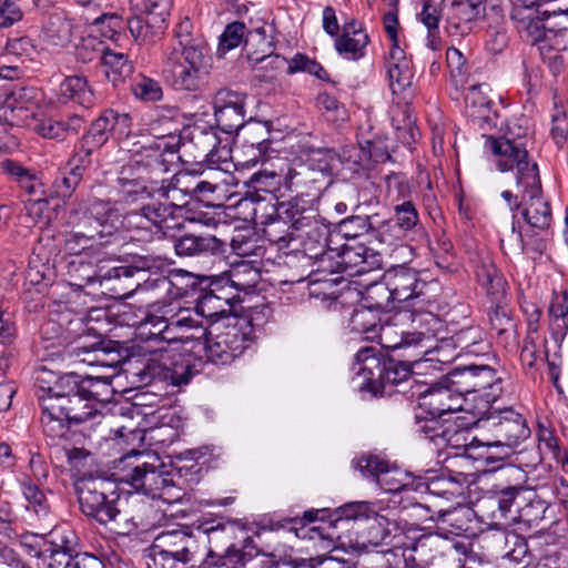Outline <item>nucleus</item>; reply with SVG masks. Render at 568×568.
I'll return each instance as SVG.
<instances>
[{
  "mask_svg": "<svg viewBox=\"0 0 568 568\" xmlns=\"http://www.w3.org/2000/svg\"><path fill=\"white\" fill-rule=\"evenodd\" d=\"M409 332L405 325V322L397 320V314L384 324L378 326L376 336L378 337L379 344L383 348L390 352H399L402 357H418L425 356L426 351L420 349L416 352L415 347L410 343L408 337Z\"/></svg>",
  "mask_w": 568,
  "mask_h": 568,
  "instance_id": "c756f323",
  "label": "nucleus"
},
{
  "mask_svg": "<svg viewBox=\"0 0 568 568\" xmlns=\"http://www.w3.org/2000/svg\"><path fill=\"white\" fill-rule=\"evenodd\" d=\"M368 41L367 33H357L356 36L341 34L335 40V49L345 59L358 60L364 57Z\"/></svg>",
  "mask_w": 568,
  "mask_h": 568,
  "instance_id": "0e129e2a",
  "label": "nucleus"
},
{
  "mask_svg": "<svg viewBox=\"0 0 568 568\" xmlns=\"http://www.w3.org/2000/svg\"><path fill=\"white\" fill-rule=\"evenodd\" d=\"M129 3L136 14L126 20V27L135 41L145 43L161 38L172 0H129Z\"/></svg>",
  "mask_w": 568,
  "mask_h": 568,
  "instance_id": "dca6fc26",
  "label": "nucleus"
},
{
  "mask_svg": "<svg viewBox=\"0 0 568 568\" xmlns=\"http://www.w3.org/2000/svg\"><path fill=\"white\" fill-rule=\"evenodd\" d=\"M246 184L255 193V196L252 195L250 199L251 203L255 206L258 200L266 201L265 197L260 195L261 192L270 194L272 199H275V193L280 191L282 185V175L274 170L263 169L253 173Z\"/></svg>",
  "mask_w": 568,
  "mask_h": 568,
  "instance_id": "603ef678",
  "label": "nucleus"
},
{
  "mask_svg": "<svg viewBox=\"0 0 568 568\" xmlns=\"http://www.w3.org/2000/svg\"><path fill=\"white\" fill-rule=\"evenodd\" d=\"M476 277L480 286L493 302H503L506 296L507 282L495 264L483 261L476 268Z\"/></svg>",
  "mask_w": 568,
  "mask_h": 568,
  "instance_id": "09e8293b",
  "label": "nucleus"
},
{
  "mask_svg": "<svg viewBox=\"0 0 568 568\" xmlns=\"http://www.w3.org/2000/svg\"><path fill=\"white\" fill-rule=\"evenodd\" d=\"M366 306L374 311L388 312L396 307L397 301L389 286L387 273L384 276V282H375L366 287L364 296Z\"/></svg>",
  "mask_w": 568,
  "mask_h": 568,
  "instance_id": "5fc2aeb1",
  "label": "nucleus"
},
{
  "mask_svg": "<svg viewBox=\"0 0 568 568\" xmlns=\"http://www.w3.org/2000/svg\"><path fill=\"white\" fill-rule=\"evenodd\" d=\"M246 97L231 90H220L213 100L214 116L217 126L225 133L237 132L243 128L246 116Z\"/></svg>",
  "mask_w": 568,
  "mask_h": 568,
  "instance_id": "a878e982",
  "label": "nucleus"
},
{
  "mask_svg": "<svg viewBox=\"0 0 568 568\" xmlns=\"http://www.w3.org/2000/svg\"><path fill=\"white\" fill-rule=\"evenodd\" d=\"M121 222L122 217L120 219L114 204L101 199L92 200L88 212L80 214L73 211L69 216L72 231L92 235L98 245L108 243V239L119 230L126 231Z\"/></svg>",
  "mask_w": 568,
  "mask_h": 568,
  "instance_id": "4468645a",
  "label": "nucleus"
},
{
  "mask_svg": "<svg viewBox=\"0 0 568 568\" xmlns=\"http://www.w3.org/2000/svg\"><path fill=\"white\" fill-rule=\"evenodd\" d=\"M378 322L374 310L365 306L353 312L349 325L353 332L363 334L366 339H373L378 331Z\"/></svg>",
  "mask_w": 568,
  "mask_h": 568,
  "instance_id": "e2e57ef3",
  "label": "nucleus"
},
{
  "mask_svg": "<svg viewBox=\"0 0 568 568\" xmlns=\"http://www.w3.org/2000/svg\"><path fill=\"white\" fill-rule=\"evenodd\" d=\"M473 510L465 506H458L453 509H439L437 517L430 516L436 521L438 534L444 535L449 540L454 537L471 534Z\"/></svg>",
  "mask_w": 568,
  "mask_h": 568,
  "instance_id": "e433bc0d",
  "label": "nucleus"
},
{
  "mask_svg": "<svg viewBox=\"0 0 568 568\" xmlns=\"http://www.w3.org/2000/svg\"><path fill=\"white\" fill-rule=\"evenodd\" d=\"M274 27L261 22L252 27L244 39V50L252 67L263 62V58L274 52Z\"/></svg>",
  "mask_w": 568,
  "mask_h": 568,
  "instance_id": "473e14b6",
  "label": "nucleus"
},
{
  "mask_svg": "<svg viewBox=\"0 0 568 568\" xmlns=\"http://www.w3.org/2000/svg\"><path fill=\"white\" fill-rule=\"evenodd\" d=\"M253 326L247 318L227 317V322L210 332L205 353L216 365H229L242 356L253 343Z\"/></svg>",
  "mask_w": 568,
  "mask_h": 568,
  "instance_id": "9d476101",
  "label": "nucleus"
},
{
  "mask_svg": "<svg viewBox=\"0 0 568 568\" xmlns=\"http://www.w3.org/2000/svg\"><path fill=\"white\" fill-rule=\"evenodd\" d=\"M544 21L556 47H564L562 36L559 33L568 29V3L560 4L557 10H542Z\"/></svg>",
  "mask_w": 568,
  "mask_h": 568,
  "instance_id": "680f3d73",
  "label": "nucleus"
},
{
  "mask_svg": "<svg viewBox=\"0 0 568 568\" xmlns=\"http://www.w3.org/2000/svg\"><path fill=\"white\" fill-rule=\"evenodd\" d=\"M113 110H105L97 120H94L82 140L97 148H101L112 134Z\"/></svg>",
  "mask_w": 568,
  "mask_h": 568,
  "instance_id": "052dcab7",
  "label": "nucleus"
},
{
  "mask_svg": "<svg viewBox=\"0 0 568 568\" xmlns=\"http://www.w3.org/2000/svg\"><path fill=\"white\" fill-rule=\"evenodd\" d=\"M448 381L463 397L480 399L481 409L496 402L503 393V378L488 365L456 367L449 372Z\"/></svg>",
  "mask_w": 568,
  "mask_h": 568,
  "instance_id": "f8f14e48",
  "label": "nucleus"
},
{
  "mask_svg": "<svg viewBox=\"0 0 568 568\" xmlns=\"http://www.w3.org/2000/svg\"><path fill=\"white\" fill-rule=\"evenodd\" d=\"M427 274L415 268L398 266L387 272L389 286L397 303H407L410 306L424 308L432 302L436 283L427 278Z\"/></svg>",
  "mask_w": 568,
  "mask_h": 568,
  "instance_id": "a211bd4d",
  "label": "nucleus"
},
{
  "mask_svg": "<svg viewBox=\"0 0 568 568\" xmlns=\"http://www.w3.org/2000/svg\"><path fill=\"white\" fill-rule=\"evenodd\" d=\"M271 207V201L258 200L252 209V220L264 226L263 232L271 243L280 248L290 247L298 240L300 233L291 227L290 222L273 214Z\"/></svg>",
  "mask_w": 568,
  "mask_h": 568,
  "instance_id": "393cba45",
  "label": "nucleus"
},
{
  "mask_svg": "<svg viewBox=\"0 0 568 568\" xmlns=\"http://www.w3.org/2000/svg\"><path fill=\"white\" fill-rule=\"evenodd\" d=\"M549 326L554 339L561 343L568 333V293L557 296L549 305Z\"/></svg>",
  "mask_w": 568,
  "mask_h": 568,
  "instance_id": "6e6d98bb",
  "label": "nucleus"
},
{
  "mask_svg": "<svg viewBox=\"0 0 568 568\" xmlns=\"http://www.w3.org/2000/svg\"><path fill=\"white\" fill-rule=\"evenodd\" d=\"M517 214L511 219V232L517 234V239L521 244V251L530 256L532 260L540 257L548 248L552 232L551 229L537 230L528 227L521 232L516 226Z\"/></svg>",
  "mask_w": 568,
  "mask_h": 568,
  "instance_id": "49530a36",
  "label": "nucleus"
},
{
  "mask_svg": "<svg viewBox=\"0 0 568 568\" xmlns=\"http://www.w3.org/2000/svg\"><path fill=\"white\" fill-rule=\"evenodd\" d=\"M191 179L189 174H174L170 180L160 176L159 184L153 187L154 197L139 210H131L122 216L121 224L130 239L151 242L180 229L193 199Z\"/></svg>",
  "mask_w": 568,
  "mask_h": 568,
  "instance_id": "f257e3e1",
  "label": "nucleus"
},
{
  "mask_svg": "<svg viewBox=\"0 0 568 568\" xmlns=\"http://www.w3.org/2000/svg\"><path fill=\"white\" fill-rule=\"evenodd\" d=\"M112 375H88L81 377L78 375L79 388L85 394L87 398L91 403L95 404L99 409L104 408L105 404L109 403L114 394L112 388Z\"/></svg>",
  "mask_w": 568,
  "mask_h": 568,
  "instance_id": "a18cd8bd",
  "label": "nucleus"
},
{
  "mask_svg": "<svg viewBox=\"0 0 568 568\" xmlns=\"http://www.w3.org/2000/svg\"><path fill=\"white\" fill-rule=\"evenodd\" d=\"M352 151H355V149L343 150L342 154L328 148L312 150L307 163L312 170L329 175L338 171L343 161H352Z\"/></svg>",
  "mask_w": 568,
  "mask_h": 568,
  "instance_id": "8fccbe9b",
  "label": "nucleus"
},
{
  "mask_svg": "<svg viewBox=\"0 0 568 568\" xmlns=\"http://www.w3.org/2000/svg\"><path fill=\"white\" fill-rule=\"evenodd\" d=\"M101 61L106 78L114 85L133 72V64L124 53L105 49L102 52Z\"/></svg>",
  "mask_w": 568,
  "mask_h": 568,
  "instance_id": "864d4df0",
  "label": "nucleus"
},
{
  "mask_svg": "<svg viewBox=\"0 0 568 568\" xmlns=\"http://www.w3.org/2000/svg\"><path fill=\"white\" fill-rule=\"evenodd\" d=\"M162 110H159L160 113ZM166 114H158L166 119L168 129L165 135H171L176 129L179 109L170 106L165 109ZM133 154L126 166H123L115 181V189L119 194V203L134 204L139 200L154 197L153 187L159 184L160 176L170 172L171 161L166 155H175L176 150L170 145L164 138L158 141L149 140L139 149L132 150Z\"/></svg>",
  "mask_w": 568,
  "mask_h": 568,
  "instance_id": "7ed1b4c3",
  "label": "nucleus"
},
{
  "mask_svg": "<svg viewBox=\"0 0 568 568\" xmlns=\"http://www.w3.org/2000/svg\"><path fill=\"white\" fill-rule=\"evenodd\" d=\"M416 417V432L422 434L425 438L434 442L437 446L449 445L453 447L459 446L460 438L465 439L466 433L457 429L455 424H444L439 422V417Z\"/></svg>",
  "mask_w": 568,
  "mask_h": 568,
  "instance_id": "4c0bfd02",
  "label": "nucleus"
},
{
  "mask_svg": "<svg viewBox=\"0 0 568 568\" xmlns=\"http://www.w3.org/2000/svg\"><path fill=\"white\" fill-rule=\"evenodd\" d=\"M397 320L405 322L409 332L410 343L416 352L425 349L428 354L429 342L435 337L440 326V320L432 312L422 311H404L397 314Z\"/></svg>",
  "mask_w": 568,
  "mask_h": 568,
  "instance_id": "c85d7f7f",
  "label": "nucleus"
},
{
  "mask_svg": "<svg viewBox=\"0 0 568 568\" xmlns=\"http://www.w3.org/2000/svg\"><path fill=\"white\" fill-rule=\"evenodd\" d=\"M45 547L65 551H79V537L69 524L55 526L48 535Z\"/></svg>",
  "mask_w": 568,
  "mask_h": 568,
  "instance_id": "338daca9",
  "label": "nucleus"
},
{
  "mask_svg": "<svg viewBox=\"0 0 568 568\" xmlns=\"http://www.w3.org/2000/svg\"><path fill=\"white\" fill-rule=\"evenodd\" d=\"M78 552L45 547L38 552L39 568H73Z\"/></svg>",
  "mask_w": 568,
  "mask_h": 568,
  "instance_id": "774afa93",
  "label": "nucleus"
},
{
  "mask_svg": "<svg viewBox=\"0 0 568 568\" xmlns=\"http://www.w3.org/2000/svg\"><path fill=\"white\" fill-rule=\"evenodd\" d=\"M310 224L312 226L298 230L300 235L295 243L303 247V257L315 258L323 268L325 262L333 260L335 250L326 248L327 231L318 223L317 216Z\"/></svg>",
  "mask_w": 568,
  "mask_h": 568,
  "instance_id": "2f4dec72",
  "label": "nucleus"
},
{
  "mask_svg": "<svg viewBox=\"0 0 568 568\" xmlns=\"http://www.w3.org/2000/svg\"><path fill=\"white\" fill-rule=\"evenodd\" d=\"M45 368L37 372L36 383L43 392L39 395L42 409L41 425L43 433L51 438L62 437L67 424H81L98 419L97 425L110 424L111 416H104L79 388L78 374L69 373L57 377Z\"/></svg>",
  "mask_w": 568,
  "mask_h": 568,
  "instance_id": "f03ea898",
  "label": "nucleus"
},
{
  "mask_svg": "<svg viewBox=\"0 0 568 568\" xmlns=\"http://www.w3.org/2000/svg\"><path fill=\"white\" fill-rule=\"evenodd\" d=\"M196 327L187 329L183 335L187 337H176L170 343L180 342L182 347H161L151 353V357L144 366L136 373L139 382L143 385L165 384L171 386L187 385L192 377L200 373L197 365L190 354L185 355L182 351H187L184 346L193 343L190 351H205L207 342V329L202 322L196 318L193 312Z\"/></svg>",
  "mask_w": 568,
  "mask_h": 568,
  "instance_id": "20e7f679",
  "label": "nucleus"
},
{
  "mask_svg": "<svg viewBox=\"0 0 568 568\" xmlns=\"http://www.w3.org/2000/svg\"><path fill=\"white\" fill-rule=\"evenodd\" d=\"M73 22L61 9H54L48 13L42 23L43 41L53 47H65L71 42Z\"/></svg>",
  "mask_w": 568,
  "mask_h": 568,
  "instance_id": "a19ab883",
  "label": "nucleus"
},
{
  "mask_svg": "<svg viewBox=\"0 0 568 568\" xmlns=\"http://www.w3.org/2000/svg\"><path fill=\"white\" fill-rule=\"evenodd\" d=\"M0 166L8 180L28 195L41 196L44 194V185L33 168L26 166L13 159L3 160Z\"/></svg>",
  "mask_w": 568,
  "mask_h": 568,
  "instance_id": "58836bf2",
  "label": "nucleus"
},
{
  "mask_svg": "<svg viewBox=\"0 0 568 568\" xmlns=\"http://www.w3.org/2000/svg\"><path fill=\"white\" fill-rule=\"evenodd\" d=\"M334 255L338 257V261L328 267L323 266V271L361 275L381 266L379 254L364 244H344L341 252H335Z\"/></svg>",
  "mask_w": 568,
  "mask_h": 568,
  "instance_id": "bb28decb",
  "label": "nucleus"
},
{
  "mask_svg": "<svg viewBox=\"0 0 568 568\" xmlns=\"http://www.w3.org/2000/svg\"><path fill=\"white\" fill-rule=\"evenodd\" d=\"M484 11L481 0H442L445 30L450 37L470 34Z\"/></svg>",
  "mask_w": 568,
  "mask_h": 568,
  "instance_id": "4be33fe9",
  "label": "nucleus"
},
{
  "mask_svg": "<svg viewBox=\"0 0 568 568\" xmlns=\"http://www.w3.org/2000/svg\"><path fill=\"white\" fill-rule=\"evenodd\" d=\"M404 358L385 359L374 347H362L355 354L353 366L355 386L373 395H390V387L402 386L412 378L413 367L419 365L424 356Z\"/></svg>",
  "mask_w": 568,
  "mask_h": 568,
  "instance_id": "0eeeda50",
  "label": "nucleus"
},
{
  "mask_svg": "<svg viewBox=\"0 0 568 568\" xmlns=\"http://www.w3.org/2000/svg\"><path fill=\"white\" fill-rule=\"evenodd\" d=\"M413 540L410 545L403 542V546L412 548L420 555H426L427 551H435L442 556H447L457 549L458 544L449 540L444 535L438 534V529L433 532H422L419 528H409Z\"/></svg>",
  "mask_w": 568,
  "mask_h": 568,
  "instance_id": "c03bdc74",
  "label": "nucleus"
},
{
  "mask_svg": "<svg viewBox=\"0 0 568 568\" xmlns=\"http://www.w3.org/2000/svg\"><path fill=\"white\" fill-rule=\"evenodd\" d=\"M232 298L224 295V290L216 291L209 290L201 294L196 301V305L192 312L196 313V318L203 317L211 323H216L220 320L227 322V317H235L232 312Z\"/></svg>",
  "mask_w": 568,
  "mask_h": 568,
  "instance_id": "c9c22d12",
  "label": "nucleus"
},
{
  "mask_svg": "<svg viewBox=\"0 0 568 568\" xmlns=\"http://www.w3.org/2000/svg\"><path fill=\"white\" fill-rule=\"evenodd\" d=\"M39 92L33 88L12 90L0 106V119L11 126H31L38 105Z\"/></svg>",
  "mask_w": 568,
  "mask_h": 568,
  "instance_id": "5701e85b",
  "label": "nucleus"
},
{
  "mask_svg": "<svg viewBox=\"0 0 568 568\" xmlns=\"http://www.w3.org/2000/svg\"><path fill=\"white\" fill-rule=\"evenodd\" d=\"M466 477L458 473L456 476L434 471H427L426 476H417L415 491L428 493L429 495L452 500L464 495Z\"/></svg>",
  "mask_w": 568,
  "mask_h": 568,
  "instance_id": "7c9ffc66",
  "label": "nucleus"
},
{
  "mask_svg": "<svg viewBox=\"0 0 568 568\" xmlns=\"http://www.w3.org/2000/svg\"><path fill=\"white\" fill-rule=\"evenodd\" d=\"M260 271L247 262H241L232 267L229 280L237 291L248 292L260 282Z\"/></svg>",
  "mask_w": 568,
  "mask_h": 568,
  "instance_id": "69168bd1",
  "label": "nucleus"
},
{
  "mask_svg": "<svg viewBox=\"0 0 568 568\" xmlns=\"http://www.w3.org/2000/svg\"><path fill=\"white\" fill-rule=\"evenodd\" d=\"M372 126L367 124V126L361 125L358 128L357 139L359 151L355 149L353 151L356 154H353L352 162L357 165H362L364 161H373L375 163H384L390 160V154L388 152L385 140L376 136H371L369 131Z\"/></svg>",
  "mask_w": 568,
  "mask_h": 568,
  "instance_id": "79ce46f5",
  "label": "nucleus"
},
{
  "mask_svg": "<svg viewBox=\"0 0 568 568\" xmlns=\"http://www.w3.org/2000/svg\"><path fill=\"white\" fill-rule=\"evenodd\" d=\"M163 264V261L160 257L153 256H139L134 261L133 266L120 265L114 266L108 270L104 274L97 275V272L91 270L90 265H83L82 268L84 271L82 278L88 283L94 282L97 278L102 281L110 280H130L134 275L140 274L141 272L152 271L154 268H160Z\"/></svg>",
  "mask_w": 568,
  "mask_h": 568,
  "instance_id": "72a5a7b5",
  "label": "nucleus"
},
{
  "mask_svg": "<svg viewBox=\"0 0 568 568\" xmlns=\"http://www.w3.org/2000/svg\"><path fill=\"white\" fill-rule=\"evenodd\" d=\"M75 491L81 511L106 526L119 500L115 486L105 478L90 475L77 480Z\"/></svg>",
  "mask_w": 568,
  "mask_h": 568,
  "instance_id": "ddd939ff",
  "label": "nucleus"
},
{
  "mask_svg": "<svg viewBox=\"0 0 568 568\" xmlns=\"http://www.w3.org/2000/svg\"><path fill=\"white\" fill-rule=\"evenodd\" d=\"M191 140L199 149V155L211 164L225 162L230 155L227 146L220 145V139L213 131L194 129Z\"/></svg>",
  "mask_w": 568,
  "mask_h": 568,
  "instance_id": "de8ad7c7",
  "label": "nucleus"
},
{
  "mask_svg": "<svg viewBox=\"0 0 568 568\" xmlns=\"http://www.w3.org/2000/svg\"><path fill=\"white\" fill-rule=\"evenodd\" d=\"M149 568H203L197 528L161 531L150 548Z\"/></svg>",
  "mask_w": 568,
  "mask_h": 568,
  "instance_id": "1a4fd4ad",
  "label": "nucleus"
},
{
  "mask_svg": "<svg viewBox=\"0 0 568 568\" xmlns=\"http://www.w3.org/2000/svg\"><path fill=\"white\" fill-rule=\"evenodd\" d=\"M511 19L516 22L521 37L537 47L542 60L556 63L560 59L559 52L565 50L566 45H555L542 14L532 11L525 13L520 8H513Z\"/></svg>",
  "mask_w": 568,
  "mask_h": 568,
  "instance_id": "aec40b11",
  "label": "nucleus"
},
{
  "mask_svg": "<svg viewBox=\"0 0 568 568\" xmlns=\"http://www.w3.org/2000/svg\"><path fill=\"white\" fill-rule=\"evenodd\" d=\"M386 68L389 87L394 94L402 93L412 87L414 73L410 62L406 59L404 51L399 47L390 49Z\"/></svg>",
  "mask_w": 568,
  "mask_h": 568,
  "instance_id": "37998d69",
  "label": "nucleus"
},
{
  "mask_svg": "<svg viewBox=\"0 0 568 568\" xmlns=\"http://www.w3.org/2000/svg\"><path fill=\"white\" fill-rule=\"evenodd\" d=\"M192 316L191 308L182 307L178 311L166 308L161 315L149 314L139 326L140 334L148 338H160L169 343L176 337H187L182 333L196 327V322Z\"/></svg>",
  "mask_w": 568,
  "mask_h": 568,
  "instance_id": "6ab92c4d",
  "label": "nucleus"
},
{
  "mask_svg": "<svg viewBox=\"0 0 568 568\" xmlns=\"http://www.w3.org/2000/svg\"><path fill=\"white\" fill-rule=\"evenodd\" d=\"M524 207L521 216L527 223L528 227L537 230L551 229L552 213L548 201L542 197L540 178L536 182L527 183L521 186Z\"/></svg>",
  "mask_w": 568,
  "mask_h": 568,
  "instance_id": "cd10ccee",
  "label": "nucleus"
},
{
  "mask_svg": "<svg viewBox=\"0 0 568 568\" xmlns=\"http://www.w3.org/2000/svg\"><path fill=\"white\" fill-rule=\"evenodd\" d=\"M60 95L64 100H71L79 105L90 108L95 103V95L92 88L83 77H68L60 84Z\"/></svg>",
  "mask_w": 568,
  "mask_h": 568,
  "instance_id": "3c124183",
  "label": "nucleus"
},
{
  "mask_svg": "<svg viewBox=\"0 0 568 568\" xmlns=\"http://www.w3.org/2000/svg\"><path fill=\"white\" fill-rule=\"evenodd\" d=\"M354 467L367 480L375 483L386 493L415 491L417 476L390 465L377 455H364L356 459Z\"/></svg>",
  "mask_w": 568,
  "mask_h": 568,
  "instance_id": "f3484780",
  "label": "nucleus"
},
{
  "mask_svg": "<svg viewBox=\"0 0 568 568\" xmlns=\"http://www.w3.org/2000/svg\"><path fill=\"white\" fill-rule=\"evenodd\" d=\"M26 500V510L38 520H45L51 516V507L45 494L33 483L24 481L21 485Z\"/></svg>",
  "mask_w": 568,
  "mask_h": 568,
  "instance_id": "4d7b16f0",
  "label": "nucleus"
},
{
  "mask_svg": "<svg viewBox=\"0 0 568 568\" xmlns=\"http://www.w3.org/2000/svg\"><path fill=\"white\" fill-rule=\"evenodd\" d=\"M179 256H210L223 252V242L211 234H184L174 240Z\"/></svg>",
  "mask_w": 568,
  "mask_h": 568,
  "instance_id": "ea45409f",
  "label": "nucleus"
},
{
  "mask_svg": "<svg viewBox=\"0 0 568 568\" xmlns=\"http://www.w3.org/2000/svg\"><path fill=\"white\" fill-rule=\"evenodd\" d=\"M205 69L204 51L179 52L168 50L163 59L162 73L173 89L196 91L200 88Z\"/></svg>",
  "mask_w": 568,
  "mask_h": 568,
  "instance_id": "2eb2a0df",
  "label": "nucleus"
},
{
  "mask_svg": "<svg viewBox=\"0 0 568 568\" xmlns=\"http://www.w3.org/2000/svg\"><path fill=\"white\" fill-rule=\"evenodd\" d=\"M449 373L442 376L419 393V407L432 417H442L458 410L469 412L468 399L463 397L454 384L448 381Z\"/></svg>",
  "mask_w": 568,
  "mask_h": 568,
  "instance_id": "412c9836",
  "label": "nucleus"
},
{
  "mask_svg": "<svg viewBox=\"0 0 568 568\" xmlns=\"http://www.w3.org/2000/svg\"><path fill=\"white\" fill-rule=\"evenodd\" d=\"M489 91L485 84L473 85L465 95L466 113L483 131H490L498 126L499 103L489 95Z\"/></svg>",
  "mask_w": 568,
  "mask_h": 568,
  "instance_id": "b1692460",
  "label": "nucleus"
},
{
  "mask_svg": "<svg viewBox=\"0 0 568 568\" xmlns=\"http://www.w3.org/2000/svg\"><path fill=\"white\" fill-rule=\"evenodd\" d=\"M528 135L527 119L523 116L508 120L499 135L484 134L485 149L496 170L501 173L515 172L517 186L529 182L534 184L540 178L538 165L527 148Z\"/></svg>",
  "mask_w": 568,
  "mask_h": 568,
  "instance_id": "39448f33",
  "label": "nucleus"
},
{
  "mask_svg": "<svg viewBox=\"0 0 568 568\" xmlns=\"http://www.w3.org/2000/svg\"><path fill=\"white\" fill-rule=\"evenodd\" d=\"M547 359L548 353L545 349V342L538 344L532 336L527 335L523 341L520 351V362L526 373L535 375Z\"/></svg>",
  "mask_w": 568,
  "mask_h": 568,
  "instance_id": "13d9d810",
  "label": "nucleus"
},
{
  "mask_svg": "<svg viewBox=\"0 0 568 568\" xmlns=\"http://www.w3.org/2000/svg\"><path fill=\"white\" fill-rule=\"evenodd\" d=\"M272 213L290 222L291 227L296 231L301 227L312 226L310 223H313V219L318 216L310 201L302 196H294L287 201L272 203Z\"/></svg>",
  "mask_w": 568,
  "mask_h": 568,
  "instance_id": "f704fd0d",
  "label": "nucleus"
},
{
  "mask_svg": "<svg viewBox=\"0 0 568 568\" xmlns=\"http://www.w3.org/2000/svg\"><path fill=\"white\" fill-rule=\"evenodd\" d=\"M123 462L133 468L122 480L145 496L161 498L163 491L173 486L171 474L163 464H155L159 463V457L153 453L132 450L123 457Z\"/></svg>",
  "mask_w": 568,
  "mask_h": 568,
  "instance_id": "9b49d317",
  "label": "nucleus"
},
{
  "mask_svg": "<svg viewBox=\"0 0 568 568\" xmlns=\"http://www.w3.org/2000/svg\"><path fill=\"white\" fill-rule=\"evenodd\" d=\"M477 409L478 414H481L479 422L483 427L493 432L496 438L495 442L486 445L487 452L481 455V458L488 466L503 463L509 457L511 448L530 435L526 419L510 407L494 409L488 405Z\"/></svg>",
  "mask_w": 568,
  "mask_h": 568,
  "instance_id": "6e6552de",
  "label": "nucleus"
},
{
  "mask_svg": "<svg viewBox=\"0 0 568 568\" xmlns=\"http://www.w3.org/2000/svg\"><path fill=\"white\" fill-rule=\"evenodd\" d=\"M246 134V142L250 144L253 156L244 163L255 165L260 160H263L266 154L270 144V131L265 124L255 122L247 128Z\"/></svg>",
  "mask_w": 568,
  "mask_h": 568,
  "instance_id": "bf43d9fd",
  "label": "nucleus"
},
{
  "mask_svg": "<svg viewBox=\"0 0 568 568\" xmlns=\"http://www.w3.org/2000/svg\"><path fill=\"white\" fill-rule=\"evenodd\" d=\"M203 568L244 566L243 549L252 538L236 521L206 520L196 526Z\"/></svg>",
  "mask_w": 568,
  "mask_h": 568,
  "instance_id": "423d86ee",
  "label": "nucleus"
}]
</instances>
